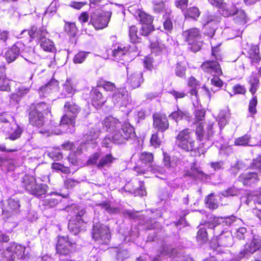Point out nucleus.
Instances as JSON below:
<instances>
[{
	"mask_svg": "<svg viewBox=\"0 0 261 261\" xmlns=\"http://www.w3.org/2000/svg\"><path fill=\"white\" fill-rule=\"evenodd\" d=\"M29 124L33 127L41 128L45 123V116L50 113L48 104L44 102L32 103L27 109Z\"/></svg>",
	"mask_w": 261,
	"mask_h": 261,
	"instance_id": "1",
	"label": "nucleus"
},
{
	"mask_svg": "<svg viewBox=\"0 0 261 261\" xmlns=\"http://www.w3.org/2000/svg\"><path fill=\"white\" fill-rule=\"evenodd\" d=\"M65 114L61 117L60 125H70L75 127L76 119L81 111V108L74 101H67L63 107Z\"/></svg>",
	"mask_w": 261,
	"mask_h": 261,
	"instance_id": "2",
	"label": "nucleus"
},
{
	"mask_svg": "<svg viewBox=\"0 0 261 261\" xmlns=\"http://www.w3.org/2000/svg\"><path fill=\"white\" fill-rule=\"evenodd\" d=\"M86 211L82 206L79 205L73 206L71 212L72 218L69 221L68 227L69 230L75 235L84 230L86 227V223L82 219Z\"/></svg>",
	"mask_w": 261,
	"mask_h": 261,
	"instance_id": "3",
	"label": "nucleus"
},
{
	"mask_svg": "<svg viewBox=\"0 0 261 261\" xmlns=\"http://www.w3.org/2000/svg\"><path fill=\"white\" fill-rule=\"evenodd\" d=\"M112 14V12L111 10L97 9L91 13L89 24H91L96 30L104 29L108 27Z\"/></svg>",
	"mask_w": 261,
	"mask_h": 261,
	"instance_id": "4",
	"label": "nucleus"
},
{
	"mask_svg": "<svg viewBox=\"0 0 261 261\" xmlns=\"http://www.w3.org/2000/svg\"><path fill=\"white\" fill-rule=\"evenodd\" d=\"M182 36L186 43L189 46V49L196 53L201 49L202 42L201 34L199 29L196 27L189 28L182 33Z\"/></svg>",
	"mask_w": 261,
	"mask_h": 261,
	"instance_id": "5",
	"label": "nucleus"
},
{
	"mask_svg": "<svg viewBox=\"0 0 261 261\" xmlns=\"http://www.w3.org/2000/svg\"><path fill=\"white\" fill-rule=\"evenodd\" d=\"M21 186L31 194L36 196L45 194L46 192L47 186L45 184H37L36 179L30 175H22L20 178Z\"/></svg>",
	"mask_w": 261,
	"mask_h": 261,
	"instance_id": "6",
	"label": "nucleus"
},
{
	"mask_svg": "<svg viewBox=\"0 0 261 261\" xmlns=\"http://www.w3.org/2000/svg\"><path fill=\"white\" fill-rule=\"evenodd\" d=\"M92 238L98 244L108 245L110 242L111 239L109 227L100 223H94Z\"/></svg>",
	"mask_w": 261,
	"mask_h": 261,
	"instance_id": "7",
	"label": "nucleus"
},
{
	"mask_svg": "<svg viewBox=\"0 0 261 261\" xmlns=\"http://www.w3.org/2000/svg\"><path fill=\"white\" fill-rule=\"evenodd\" d=\"M152 126L158 132L164 133L170 127V123L166 114L155 112L152 114Z\"/></svg>",
	"mask_w": 261,
	"mask_h": 261,
	"instance_id": "8",
	"label": "nucleus"
},
{
	"mask_svg": "<svg viewBox=\"0 0 261 261\" xmlns=\"http://www.w3.org/2000/svg\"><path fill=\"white\" fill-rule=\"evenodd\" d=\"M89 99L92 106L96 109L101 108L107 101V97L97 86L92 87L89 92Z\"/></svg>",
	"mask_w": 261,
	"mask_h": 261,
	"instance_id": "9",
	"label": "nucleus"
},
{
	"mask_svg": "<svg viewBox=\"0 0 261 261\" xmlns=\"http://www.w3.org/2000/svg\"><path fill=\"white\" fill-rule=\"evenodd\" d=\"M200 68L204 73L218 76L223 74L220 64L216 60H206L201 64Z\"/></svg>",
	"mask_w": 261,
	"mask_h": 261,
	"instance_id": "10",
	"label": "nucleus"
},
{
	"mask_svg": "<svg viewBox=\"0 0 261 261\" xmlns=\"http://www.w3.org/2000/svg\"><path fill=\"white\" fill-rule=\"evenodd\" d=\"M255 171L249 172L239 176V180L244 185L250 186L258 180V176L261 175V164H253Z\"/></svg>",
	"mask_w": 261,
	"mask_h": 261,
	"instance_id": "11",
	"label": "nucleus"
},
{
	"mask_svg": "<svg viewBox=\"0 0 261 261\" xmlns=\"http://www.w3.org/2000/svg\"><path fill=\"white\" fill-rule=\"evenodd\" d=\"M7 205L3 210V219L8 220L9 218L15 216L20 211V204L18 200L10 198L7 200Z\"/></svg>",
	"mask_w": 261,
	"mask_h": 261,
	"instance_id": "12",
	"label": "nucleus"
},
{
	"mask_svg": "<svg viewBox=\"0 0 261 261\" xmlns=\"http://www.w3.org/2000/svg\"><path fill=\"white\" fill-rule=\"evenodd\" d=\"M261 248V237L254 236L250 242L246 243L241 252L242 257H248Z\"/></svg>",
	"mask_w": 261,
	"mask_h": 261,
	"instance_id": "13",
	"label": "nucleus"
},
{
	"mask_svg": "<svg viewBox=\"0 0 261 261\" xmlns=\"http://www.w3.org/2000/svg\"><path fill=\"white\" fill-rule=\"evenodd\" d=\"M201 145L203 146L202 144H200L197 147L196 140L194 137L192 136L176 146L178 148L185 152H197L200 155L204 152V150L201 149Z\"/></svg>",
	"mask_w": 261,
	"mask_h": 261,
	"instance_id": "14",
	"label": "nucleus"
},
{
	"mask_svg": "<svg viewBox=\"0 0 261 261\" xmlns=\"http://www.w3.org/2000/svg\"><path fill=\"white\" fill-rule=\"evenodd\" d=\"M121 132H122L123 135L118 134L116 136V140L119 142H126L135 137L136 133L134 127L128 122H124L121 124Z\"/></svg>",
	"mask_w": 261,
	"mask_h": 261,
	"instance_id": "15",
	"label": "nucleus"
},
{
	"mask_svg": "<svg viewBox=\"0 0 261 261\" xmlns=\"http://www.w3.org/2000/svg\"><path fill=\"white\" fill-rule=\"evenodd\" d=\"M73 245V244L69 241L68 238L60 237L56 245L57 252L60 255H68L71 252Z\"/></svg>",
	"mask_w": 261,
	"mask_h": 261,
	"instance_id": "16",
	"label": "nucleus"
},
{
	"mask_svg": "<svg viewBox=\"0 0 261 261\" xmlns=\"http://www.w3.org/2000/svg\"><path fill=\"white\" fill-rule=\"evenodd\" d=\"M39 43L40 46L44 51L54 53L53 57L50 58V61L49 63L48 64V66L51 67L56 65L55 53L57 51V48L54 42L46 37Z\"/></svg>",
	"mask_w": 261,
	"mask_h": 261,
	"instance_id": "17",
	"label": "nucleus"
},
{
	"mask_svg": "<svg viewBox=\"0 0 261 261\" xmlns=\"http://www.w3.org/2000/svg\"><path fill=\"white\" fill-rule=\"evenodd\" d=\"M26 30H24L23 32ZM31 40L37 39L39 42L46 37L48 34L47 30L44 27L37 28L35 25L32 26L29 29L27 30Z\"/></svg>",
	"mask_w": 261,
	"mask_h": 261,
	"instance_id": "18",
	"label": "nucleus"
},
{
	"mask_svg": "<svg viewBox=\"0 0 261 261\" xmlns=\"http://www.w3.org/2000/svg\"><path fill=\"white\" fill-rule=\"evenodd\" d=\"M103 129L109 133H114L121 125L118 119L111 116L106 117L102 121Z\"/></svg>",
	"mask_w": 261,
	"mask_h": 261,
	"instance_id": "19",
	"label": "nucleus"
},
{
	"mask_svg": "<svg viewBox=\"0 0 261 261\" xmlns=\"http://www.w3.org/2000/svg\"><path fill=\"white\" fill-rule=\"evenodd\" d=\"M22 43L20 42H17L10 47L5 53V58L7 62L9 64L14 62L20 53V48Z\"/></svg>",
	"mask_w": 261,
	"mask_h": 261,
	"instance_id": "20",
	"label": "nucleus"
},
{
	"mask_svg": "<svg viewBox=\"0 0 261 261\" xmlns=\"http://www.w3.org/2000/svg\"><path fill=\"white\" fill-rule=\"evenodd\" d=\"M5 64L0 65V91L9 92L11 90L10 80L7 76Z\"/></svg>",
	"mask_w": 261,
	"mask_h": 261,
	"instance_id": "21",
	"label": "nucleus"
},
{
	"mask_svg": "<svg viewBox=\"0 0 261 261\" xmlns=\"http://www.w3.org/2000/svg\"><path fill=\"white\" fill-rule=\"evenodd\" d=\"M240 221V219H237L236 217L231 216L227 217H214V223L212 224L213 228H217L220 225L223 226H230L236 222Z\"/></svg>",
	"mask_w": 261,
	"mask_h": 261,
	"instance_id": "22",
	"label": "nucleus"
},
{
	"mask_svg": "<svg viewBox=\"0 0 261 261\" xmlns=\"http://www.w3.org/2000/svg\"><path fill=\"white\" fill-rule=\"evenodd\" d=\"M143 82V73L140 71H136L130 74L127 78V82L133 89L139 87Z\"/></svg>",
	"mask_w": 261,
	"mask_h": 261,
	"instance_id": "23",
	"label": "nucleus"
},
{
	"mask_svg": "<svg viewBox=\"0 0 261 261\" xmlns=\"http://www.w3.org/2000/svg\"><path fill=\"white\" fill-rule=\"evenodd\" d=\"M173 18L171 11H166L163 15V29L167 33L171 34L173 30Z\"/></svg>",
	"mask_w": 261,
	"mask_h": 261,
	"instance_id": "24",
	"label": "nucleus"
},
{
	"mask_svg": "<svg viewBox=\"0 0 261 261\" xmlns=\"http://www.w3.org/2000/svg\"><path fill=\"white\" fill-rule=\"evenodd\" d=\"M217 243L219 246H231L233 244L231 233L229 231L223 232L217 237Z\"/></svg>",
	"mask_w": 261,
	"mask_h": 261,
	"instance_id": "25",
	"label": "nucleus"
},
{
	"mask_svg": "<svg viewBox=\"0 0 261 261\" xmlns=\"http://www.w3.org/2000/svg\"><path fill=\"white\" fill-rule=\"evenodd\" d=\"M135 17L139 22L142 24H152L154 20L153 16L141 9L136 11Z\"/></svg>",
	"mask_w": 261,
	"mask_h": 261,
	"instance_id": "26",
	"label": "nucleus"
},
{
	"mask_svg": "<svg viewBox=\"0 0 261 261\" xmlns=\"http://www.w3.org/2000/svg\"><path fill=\"white\" fill-rule=\"evenodd\" d=\"M259 83V78L256 73L252 72L248 77V83L250 85L249 91L252 95L256 93L258 88Z\"/></svg>",
	"mask_w": 261,
	"mask_h": 261,
	"instance_id": "27",
	"label": "nucleus"
},
{
	"mask_svg": "<svg viewBox=\"0 0 261 261\" xmlns=\"http://www.w3.org/2000/svg\"><path fill=\"white\" fill-rule=\"evenodd\" d=\"M192 136H193L191 129L186 127L180 130L175 137L176 145H177Z\"/></svg>",
	"mask_w": 261,
	"mask_h": 261,
	"instance_id": "28",
	"label": "nucleus"
},
{
	"mask_svg": "<svg viewBox=\"0 0 261 261\" xmlns=\"http://www.w3.org/2000/svg\"><path fill=\"white\" fill-rule=\"evenodd\" d=\"M201 14L199 9L196 6L190 7L187 8L183 13L185 19H192L197 21Z\"/></svg>",
	"mask_w": 261,
	"mask_h": 261,
	"instance_id": "29",
	"label": "nucleus"
},
{
	"mask_svg": "<svg viewBox=\"0 0 261 261\" xmlns=\"http://www.w3.org/2000/svg\"><path fill=\"white\" fill-rule=\"evenodd\" d=\"M248 57L250 60L252 64H258L261 61L259 48L257 45L252 46L248 51Z\"/></svg>",
	"mask_w": 261,
	"mask_h": 261,
	"instance_id": "30",
	"label": "nucleus"
},
{
	"mask_svg": "<svg viewBox=\"0 0 261 261\" xmlns=\"http://www.w3.org/2000/svg\"><path fill=\"white\" fill-rule=\"evenodd\" d=\"M51 196V197L45 198L42 202V204L47 208L55 206L61 201V196L57 193H53Z\"/></svg>",
	"mask_w": 261,
	"mask_h": 261,
	"instance_id": "31",
	"label": "nucleus"
},
{
	"mask_svg": "<svg viewBox=\"0 0 261 261\" xmlns=\"http://www.w3.org/2000/svg\"><path fill=\"white\" fill-rule=\"evenodd\" d=\"M96 83V86L98 88H102L106 91L113 92L116 89L115 84L114 83L107 81L103 77L99 78Z\"/></svg>",
	"mask_w": 261,
	"mask_h": 261,
	"instance_id": "32",
	"label": "nucleus"
},
{
	"mask_svg": "<svg viewBox=\"0 0 261 261\" xmlns=\"http://www.w3.org/2000/svg\"><path fill=\"white\" fill-rule=\"evenodd\" d=\"M8 249L10 250L11 252L15 256V258H22L24 255L25 247L17 244H13L10 247L8 248Z\"/></svg>",
	"mask_w": 261,
	"mask_h": 261,
	"instance_id": "33",
	"label": "nucleus"
},
{
	"mask_svg": "<svg viewBox=\"0 0 261 261\" xmlns=\"http://www.w3.org/2000/svg\"><path fill=\"white\" fill-rule=\"evenodd\" d=\"M149 47L156 53L162 52L168 48L159 39H156L155 41H150Z\"/></svg>",
	"mask_w": 261,
	"mask_h": 261,
	"instance_id": "34",
	"label": "nucleus"
},
{
	"mask_svg": "<svg viewBox=\"0 0 261 261\" xmlns=\"http://www.w3.org/2000/svg\"><path fill=\"white\" fill-rule=\"evenodd\" d=\"M188 115V112L183 111L177 107L176 110L173 111L169 115V117L177 123L184 118L187 117Z\"/></svg>",
	"mask_w": 261,
	"mask_h": 261,
	"instance_id": "35",
	"label": "nucleus"
},
{
	"mask_svg": "<svg viewBox=\"0 0 261 261\" xmlns=\"http://www.w3.org/2000/svg\"><path fill=\"white\" fill-rule=\"evenodd\" d=\"M64 29L70 37H74L76 36L78 30L75 22L65 21Z\"/></svg>",
	"mask_w": 261,
	"mask_h": 261,
	"instance_id": "36",
	"label": "nucleus"
},
{
	"mask_svg": "<svg viewBox=\"0 0 261 261\" xmlns=\"http://www.w3.org/2000/svg\"><path fill=\"white\" fill-rule=\"evenodd\" d=\"M251 138V137L250 135L247 134H245L242 136L236 138L234 141V145L236 146H253L250 144Z\"/></svg>",
	"mask_w": 261,
	"mask_h": 261,
	"instance_id": "37",
	"label": "nucleus"
},
{
	"mask_svg": "<svg viewBox=\"0 0 261 261\" xmlns=\"http://www.w3.org/2000/svg\"><path fill=\"white\" fill-rule=\"evenodd\" d=\"M138 28L135 25L129 27L128 36L131 42L138 43L140 42L141 38L138 35Z\"/></svg>",
	"mask_w": 261,
	"mask_h": 261,
	"instance_id": "38",
	"label": "nucleus"
},
{
	"mask_svg": "<svg viewBox=\"0 0 261 261\" xmlns=\"http://www.w3.org/2000/svg\"><path fill=\"white\" fill-rule=\"evenodd\" d=\"M222 15L226 17H228L236 15L238 12V9L235 5H231L229 7L226 6L222 8Z\"/></svg>",
	"mask_w": 261,
	"mask_h": 261,
	"instance_id": "39",
	"label": "nucleus"
},
{
	"mask_svg": "<svg viewBox=\"0 0 261 261\" xmlns=\"http://www.w3.org/2000/svg\"><path fill=\"white\" fill-rule=\"evenodd\" d=\"M196 124L195 128V135L196 139L199 141H202L203 140L205 131L204 129V124L203 122H199Z\"/></svg>",
	"mask_w": 261,
	"mask_h": 261,
	"instance_id": "40",
	"label": "nucleus"
},
{
	"mask_svg": "<svg viewBox=\"0 0 261 261\" xmlns=\"http://www.w3.org/2000/svg\"><path fill=\"white\" fill-rule=\"evenodd\" d=\"M15 256L8 248L0 250V261H14Z\"/></svg>",
	"mask_w": 261,
	"mask_h": 261,
	"instance_id": "41",
	"label": "nucleus"
},
{
	"mask_svg": "<svg viewBox=\"0 0 261 261\" xmlns=\"http://www.w3.org/2000/svg\"><path fill=\"white\" fill-rule=\"evenodd\" d=\"M154 31L155 27L153 24H143L140 29L139 34L144 37H148Z\"/></svg>",
	"mask_w": 261,
	"mask_h": 261,
	"instance_id": "42",
	"label": "nucleus"
},
{
	"mask_svg": "<svg viewBox=\"0 0 261 261\" xmlns=\"http://www.w3.org/2000/svg\"><path fill=\"white\" fill-rule=\"evenodd\" d=\"M221 44H218L215 46H212L211 48V56L213 57L215 60L217 61H222L223 60V56L222 50L220 47Z\"/></svg>",
	"mask_w": 261,
	"mask_h": 261,
	"instance_id": "43",
	"label": "nucleus"
},
{
	"mask_svg": "<svg viewBox=\"0 0 261 261\" xmlns=\"http://www.w3.org/2000/svg\"><path fill=\"white\" fill-rule=\"evenodd\" d=\"M127 52V48L122 45H119L116 48H115L112 51V56L116 60H119L120 58L125 55Z\"/></svg>",
	"mask_w": 261,
	"mask_h": 261,
	"instance_id": "44",
	"label": "nucleus"
},
{
	"mask_svg": "<svg viewBox=\"0 0 261 261\" xmlns=\"http://www.w3.org/2000/svg\"><path fill=\"white\" fill-rule=\"evenodd\" d=\"M89 51H80L75 55L73 59V61L75 64H81L85 60L89 54Z\"/></svg>",
	"mask_w": 261,
	"mask_h": 261,
	"instance_id": "45",
	"label": "nucleus"
},
{
	"mask_svg": "<svg viewBox=\"0 0 261 261\" xmlns=\"http://www.w3.org/2000/svg\"><path fill=\"white\" fill-rule=\"evenodd\" d=\"M83 153L82 148H77L76 151L71 152L68 155V160L70 163H76L79 161V156Z\"/></svg>",
	"mask_w": 261,
	"mask_h": 261,
	"instance_id": "46",
	"label": "nucleus"
},
{
	"mask_svg": "<svg viewBox=\"0 0 261 261\" xmlns=\"http://www.w3.org/2000/svg\"><path fill=\"white\" fill-rule=\"evenodd\" d=\"M176 250L170 245L164 246L160 251V254L162 256L173 257L176 255Z\"/></svg>",
	"mask_w": 261,
	"mask_h": 261,
	"instance_id": "47",
	"label": "nucleus"
},
{
	"mask_svg": "<svg viewBox=\"0 0 261 261\" xmlns=\"http://www.w3.org/2000/svg\"><path fill=\"white\" fill-rule=\"evenodd\" d=\"M258 103L257 96L253 95L249 101L248 111L254 115L257 113L256 106Z\"/></svg>",
	"mask_w": 261,
	"mask_h": 261,
	"instance_id": "48",
	"label": "nucleus"
},
{
	"mask_svg": "<svg viewBox=\"0 0 261 261\" xmlns=\"http://www.w3.org/2000/svg\"><path fill=\"white\" fill-rule=\"evenodd\" d=\"M212 21H207L204 25V34L205 36L208 37L212 38L215 35L216 30L214 25L212 24Z\"/></svg>",
	"mask_w": 261,
	"mask_h": 261,
	"instance_id": "49",
	"label": "nucleus"
},
{
	"mask_svg": "<svg viewBox=\"0 0 261 261\" xmlns=\"http://www.w3.org/2000/svg\"><path fill=\"white\" fill-rule=\"evenodd\" d=\"M176 75L181 78L186 77V67L185 65L181 62L177 63L175 69Z\"/></svg>",
	"mask_w": 261,
	"mask_h": 261,
	"instance_id": "50",
	"label": "nucleus"
},
{
	"mask_svg": "<svg viewBox=\"0 0 261 261\" xmlns=\"http://www.w3.org/2000/svg\"><path fill=\"white\" fill-rule=\"evenodd\" d=\"M206 206L211 209H216L218 207L217 201L214 198L213 194H210L205 199Z\"/></svg>",
	"mask_w": 261,
	"mask_h": 261,
	"instance_id": "51",
	"label": "nucleus"
},
{
	"mask_svg": "<svg viewBox=\"0 0 261 261\" xmlns=\"http://www.w3.org/2000/svg\"><path fill=\"white\" fill-rule=\"evenodd\" d=\"M207 234L206 229L204 226H200L197 234V241L202 243L207 240Z\"/></svg>",
	"mask_w": 261,
	"mask_h": 261,
	"instance_id": "52",
	"label": "nucleus"
},
{
	"mask_svg": "<svg viewBox=\"0 0 261 261\" xmlns=\"http://www.w3.org/2000/svg\"><path fill=\"white\" fill-rule=\"evenodd\" d=\"M232 91L233 95H245L247 92V90L245 86L242 85L240 84L234 85L232 87Z\"/></svg>",
	"mask_w": 261,
	"mask_h": 261,
	"instance_id": "53",
	"label": "nucleus"
},
{
	"mask_svg": "<svg viewBox=\"0 0 261 261\" xmlns=\"http://www.w3.org/2000/svg\"><path fill=\"white\" fill-rule=\"evenodd\" d=\"M206 111L204 109H197L194 112L195 124L202 122L205 116Z\"/></svg>",
	"mask_w": 261,
	"mask_h": 261,
	"instance_id": "54",
	"label": "nucleus"
},
{
	"mask_svg": "<svg viewBox=\"0 0 261 261\" xmlns=\"http://www.w3.org/2000/svg\"><path fill=\"white\" fill-rule=\"evenodd\" d=\"M51 168L57 172L68 174L70 172L69 167L65 166L64 164H51Z\"/></svg>",
	"mask_w": 261,
	"mask_h": 261,
	"instance_id": "55",
	"label": "nucleus"
},
{
	"mask_svg": "<svg viewBox=\"0 0 261 261\" xmlns=\"http://www.w3.org/2000/svg\"><path fill=\"white\" fill-rule=\"evenodd\" d=\"M14 125H15L14 130L10 135V136L8 138L11 140H15L20 138L23 132L22 128L20 127L19 125H18L17 124Z\"/></svg>",
	"mask_w": 261,
	"mask_h": 261,
	"instance_id": "56",
	"label": "nucleus"
},
{
	"mask_svg": "<svg viewBox=\"0 0 261 261\" xmlns=\"http://www.w3.org/2000/svg\"><path fill=\"white\" fill-rule=\"evenodd\" d=\"M140 160L142 163H151L153 161V154L150 152H143L140 156Z\"/></svg>",
	"mask_w": 261,
	"mask_h": 261,
	"instance_id": "57",
	"label": "nucleus"
},
{
	"mask_svg": "<svg viewBox=\"0 0 261 261\" xmlns=\"http://www.w3.org/2000/svg\"><path fill=\"white\" fill-rule=\"evenodd\" d=\"M150 143L151 146L155 148H159L161 144V141L159 137L158 132L152 134L150 139Z\"/></svg>",
	"mask_w": 261,
	"mask_h": 261,
	"instance_id": "58",
	"label": "nucleus"
},
{
	"mask_svg": "<svg viewBox=\"0 0 261 261\" xmlns=\"http://www.w3.org/2000/svg\"><path fill=\"white\" fill-rule=\"evenodd\" d=\"M114 251L117 253L116 258L117 260H122L128 257L129 254L126 249L116 248L114 249Z\"/></svg>",
	"mask_w": 261,
	"mask_h": 261,
	"instance_id": "59",
	"label": "nucleus"
},
{
	"mask_svg": "<svg viewBox=\"0 0 261 261\" xmlns=\"http://www.w3.org/2000/svg\"><path fill=\"white\" fill-rule=\"evenodd\" d=\"M153 58L149 56H146L143 60V64L145 68L146 69L151 71L154 68Z\"/></svg>",
	"mask_w": 261,
	"mask_h": 261,
	"instance_id": "60",
	"label": "nucleus"
},
{
	"mask_svg": "<svg viewBox=\"0 0 261 261\" xmlns=\"http://www.w3.org/2000/svg\"><path fill=\"white\" fill-rule=\"evenodd\" d=\"M98 205L100 206L101 208L103 209L109 214H116L119 212V210L117 208L112 207L109 204L107 203H99Z\"/></svg>",
	"mask_w": 261,
	"mask_h": 261,
	"instance_id": "61",
	"label": "nucleus"
},
{
	"mask_svg": "<svg viewBox=\"0 0 261 261\" xmlns=\"http://www.w3.org/2000/svg\"><path fill=\"white\" fill-rule=\"evenodd\" d=\"M188 3L189 0H177L174 2V5L176 7L180 9L184 13L187 9Z\"/></svg>",
	"mask_w": 261,
	"mask_h": 261,
	"instance_id": "62",
	"label": "nucleus"
},
{
	"mask_svg": "<svg viewBox=\"0 0 261 261\" xmlns=\"http://www.w3.org/2000/svg\"><path fill=\"white\" fill-rule=\"evenodd\" d=\"M168 92L169 94L172 95L176 100H177L178 99L184 98L187 95V93L184 91H179L174 89H172Z\"/></svg>",
	"mask_w": 261,
	"mask_h": 261,
	"instance_id": "63",
	"label": "nucleus"
},
{
	"mask_svg": "<svg viewBox=\"0 0 261 261\" xmlns=\"http://www.w3.org/2000/svg\"><path fill=\"white\" fill-rule=\"evenodd\" d=\"M200 82L196 79L193 76H190L187 81V85L190 88H194L199 87L200 86Z\"/></svg>",
	"mask_w": 261,
	"mask_h": 261,
	"instance_id": "64",
	"label": "nucleus"
}]
</instances>
